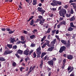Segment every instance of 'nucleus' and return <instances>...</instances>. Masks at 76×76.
I'll use <instances>...</instances> for the list:
<instances>
[{
  "label": "nucleus",
  "mask_w": 76,
  "mask_h": 76,
  "mask_svg": "<svg viewBox=\"0 0 76 76\" xmlns=\"http://www.w3.org/2000/svg\"><path fill=\"white\" fill-rule=\"evenodd\" d=\"M38 18H39V19H37L36 20V23L39 22V24H41V25H43L45 20L44 19L43 17L41 15L38 16Z\"/></svg>",
  "instance_id": "obj_1"
},
{
  "label": "nucleus",
  "mask_w": 76,
  "mask_h": 76,
  "mask_svg": "<svg viewBox=\"0 0 76 76\" xmlns=\"http://www.w3.org/2000/svg\"><path fill=\"white\" fill-rule=\"evenodd\" d=\"M66 10L64 9H61L59 11L60 16H62L64 18L65 14H66Z\"/></svg>",
  "instance_id": "obj_2"
},
{
  "label": "nucleus",
  "mask_w": 76,
  "mask_h": 76,
  "mask_svg": "<svg viewBox=\"0 0 76 76\" xmlns=\"http://www.w3.org/2000/svg\"><path fill=\"white\" fill-rule=\"evenodd\" d=\"M36 53L37 54V58H40L41 56L40 55L41 54V47L38 48L36 50Z\"/></svg>",
  "instance_id": "obj_3"
},
{
  "label": "nucleus",
  "mask_w": 76,
  "mask_h": 76,
  "mask_svg": "<svg viewBox=\"0 0 76 76\" xmlns=\"http://www.w3.org/2000/svg\"><path fill=\"white\" fill-rule=\"evenodd\" d=\"M37 10L38 12L41 13V14L42 15H43L44 13L45 12V10L42 9V7H38L37 8Z\"/></svg>",
  "instance_id": "obj_4"
},
{
  "label": "nucleus",
  "mask_w": 76,
  "mask_h": 76,
  "mask_svg": "<svg viewBox=\"0 0 76 76\" xmlns=\"http://www.w3.org/2000/svg\"><path fill=\"white\" fill-rule=\"evenodd\" d=\"M66 48L64 46H63L62 47H61L59 51V53H61L63 52L64 51L66 50Z\"/></svg>",
  "instance_id": "obj_5"
},
{
  "label": "nucleus",
  "mask_w": 76,
  "mask_h": 76,
  "mask_svg": "<svg viewBox=\"0 0 76 76\" xmlns=\"http://www.w3.org/2000/svg\"><path fill=\"white\" fill-rule=\"evenodd\" d=\"M6 31L9 32L8 34H12L14 33V32H15V30H14L13 31L11 30L9 28H6Z\"/></svg>",
  "instance_id": "obj_6"
},
{
  "label": "nucleus",
  "mask_w": 76,
  "mask_h": 76,
  "mask_svg": "<svg viewBox=\"0 0 76 76\" xmlns=\"http://www.w3.org/2000/svg\"><path fill=\"white\" fill-rule=\"evenodd\" d=\"M53 2L51 3V5L53 6H57L58 4V1H56L53 0Z\"/></svg>",
  "instance_id": "obj_7"
},
{
  "label": "nucleus",
  "mask_w": 76,
  "mask_h": 76,
  "mask_svg": "<svg viewBox=\"0 0 76 76\" xmlns=\"http://www.w3.org/2000/svg\"><path fill=\"white\" fill-rule=\"evenodd\" d=\"M29 49L27 48L25 51H24L23 53L24 54H25L26 55V56H28V55H29Z\"/></svg>",
  "instance_id": "obj_8"
},
{
  "label": "nucleus",
  "mask_w": 76,
  "mask_h": 76,
  "mask_svg": "<svg viewBox=\"0 0 76 76\" xmlns=\"http://www.w3.org/2000/svg\"><path fill=\"white\" fill-rule=\"evenodd\" d=\"M13 51H12L11 50L9 51L8 50H7L5 51L4 53V55H7V54H10L11 53H12Z\"/></svg>",
  "instance_id": "obj_9"
},
{
  "label": "nucleus",
  "mask_w": 76,
  "mask_h": 76,
  "mask_svg": "<svg viewBox=\"0 0 76 76\" xmlns=\"http://www.w3.org/2000/svg\"><path fill=\"white\" fill-rule=\"evenodd\" d=\"M48 64L49 65H51L52 66L54 65V61L53 60H51L50 61H48Z\"/></svg>",
  "instance_id": "obj_10"
},
{
  "label": "nucleus",
  "mask_w": 76,
  "mask_h": 76,
  "mask_svg": "<svg viewBox=\"0 0 76 76\" xmlns=\"http://www.w3.org/2000/svg\"><path fill=\"white\" fill-rule=\"evenodd\" d=\"M30 25H31V26H35V24H34V19H32L31 21H30Z\"/></svg>",
  "instance_id": "obj_11"
},
{
  "label": "nucleus",
  "mask_w": 76,
  "mask_h": 76,
  "mask_svg": "<svg viewBox=\"0 0 76 76\" xmlns=\"http://www.w3.org/2000/svg\"><path fill=\"white\" fill-rule=\"evenodd\" d=\"M66 61V60L65 59H64L63 61V63L62 66V69H64V67H65V63Z\"/></svg>",
  "instance_id": "obj_12"
},
{
  "label": "nucleus",
  "mask_w": 76,
  "mask_h": 76,
  "mask_svg": "<svg viewBox=\"0 0 76 76\" xmlns=\"http://www.w3.org/2000/svg\"><path fill=\"white\" fill-rule=\"evenodd\" d=\"M14 42H16V40H15V39L14 38H10V43H12V44H13Z\"/></svg>",
  "instance_id": "obj_13"
},
{
  "label": "nucleus",
  "mask_w": 76,
  "mask_h": 76,
  "mask_svg": "<svg viewBox=\"0 0 76 76\" xmlns=\"http://www.w3.org/2000/svg\"><path fill=\"white\" fill-rule=\"evenodd\" d=\"M17 53L20 54V55H22L23 54V51L22 50L19 49L18 50L17 52Z\"/></svg>",
  "instance_id": "obj_14"
},
{
  "label": "nucleus",
  "mask_w": 76,
  "mask_h": 76,
  "mask_svg": "<svg viewBox=\"0 0 76 76\" xmlns=\"http://www.w3.org/2000/svg\"><path fill=\"white\" fill-rule=\"evenodd\" d=\"M66 47L67 48H69L70 47V41L68 40L67 41V44L65 45Z\"/></svg>",
  "instance_id": "obj_15"
},
{
  "label": "nucleus",
  "mask_w": 76,
  "mask_h": 76,
  "mask_svg": "<svg viewBox=\"0 0 76 76\" xmlns=\"http://www.w3.org/2000/svg\"><path fill=\"white\" fill-rule=\"evenodd\" d=\"M67 58L68 60H72L73 58V56L72 55H68L67 56Z\"/></svg>",
  "instance_id": "obj_16"
},
{
  "label": "nucleus",
  "mask_w": 76,
  "mask_h": 76,
  "mask_svg": "<svg viewBox=\"0 0 76 76\" xmlns=\"http://www.w3.org/2000/svg\"><path fill=\"white\" fill-rule=\"evenodd\" d=\"M41 64H40L39 67L41 69L42 68V66L43 65V60H42L40 62Z\"/></svg>",
  "instance_id": "obj_17"
},
{
  "label": "nucleus",
  "mask_w": 76,
  "mask_h": 76,
  "mask_svg": "<svg viewBox=\"0 0 76 76\" xmlns=\"http://www.w3.org/2000/svg\"><path fill=\"white\" fill-rule=\"evenodd\" d=\"M75 19L76 18L75 17V16H73L70 19V21H71V22H73V21H75Z\"/></svg>",
  "instance_id": "obj_18"
},
{
  "label": "nucleus",
  "mask_w": 76,
  "mask_h": 76,
  "mask_svg": "<svg viewBox=\"0 0 76 76\" xmlns=\"http://www.w3.org/2000/svg\"><path fill=\"white\" fill-rule=\"evenodd\" d=\"M54 49V47H51L50 48H49L48 49V50L49 51H52Z\"/></svg>",
  "instance_id": "obj_19"
},
{
  "label": "nucleus",
  "mask_w": 76,
  "mask_h": 76,
  "mask_svg": "<svg viewBox=\"0 0 76 76\" xmlns=\"http://www.w3.org/2000/svg\"><path fill=\"white\" fill-rule=\"evenodd\" d=\"M60 24L61 25H66V21L64 20L62 22H61L60 23Z\"/></svg>",
  "instance_id": "obj_20"
},
{
  "label": "nucleus",
  "mask_w": 76,
  "mask_h": 76,
  "mask_svg": "<svg viewBox=\"0 0 76 76\" xmlns=\"http://www.w3.org/2000/svg\"><path fill=\"white\" fill-rule=\"evenodd\" d=\"M32 66H31L29 69V71L28 72V73L26 74L27 76H28L29 75V74L31 73V72H32V70H31L32 69Z\"/></svg>",
  "instance_id": "obj_21"
},
{
  "label": "nucleus",
  "mask_w": 76,
  "mask_h": 76,
  "mask_svg": "<svg viewBox=\"0 0 76 76\" xmlns=\"http://www.w3.org/2000/svg\"><path fill=\"white\" fill-rule=\"evenodd\" d=\"M46 54H47L45 52H43L42 53L41 56V58H42L45 55H46Z\"/></svg>",
  "instance_id": "obj_22"
},
{
  "label": "nucleus",
  "mask_w": 76,
  "mask_h": 76,
  "mask_svg": "<svg viewBox=\"0 0 76 76\" xmlns=\"http://www.w3.org/2000/svg\"><path fill=\"white\" fill-rule=\"evenodd\" d=\"M61 41L63 44H64V45H66L67 44V41H65L64 40H61Z\"/></svg>",
  "instance_id": "obj_23"
},
{
  "label": "nucleus",
  "mask_w": 76,
  "mask_h": 76,
  "mask_svg": "<svg viewBox=\"0 0 76 76\" xmlns=\"http://www.w3.org/2000/svg\"><path fill=\"white\" fill-rule=\"evenodd\" d=\"M7 47L9 48H12V45L8 44L7 45Z\"/></svg>",
  "instance_id": "obj_24"
},
{
  "label": "nucleus",
  "mask_w": 76,
  "mask_h": 76,
  "mask_svg": "<svg viewBox=\"0 0 76 76\" xmlns=\"http://www.w3.org/2000/svg\"><path fill=\"white\" fill-rule=\"evenodd\" d=\"M37 4V0H33V5H36Z\"/></svg>",
  "instance_id": "obj_25"
},
{
  "label": "nucleus",
  "mask_w": 76,
  "mask_h": 76,
  "mask_svg": "<svg viewBox=\"0 0 76 76\" xmlns=\"http://www.w3.org/2000/svg\"><path fill=\"white\" fill-rule=\"evenodd\" d=\"M0 61H6V59L2 57H0Z\"/></svg>",
  "instance_id": "obj_26"
},
{
  "label": "nucleus",
  "mask_w": 76,
  "mask_h": 76,
  "mask_svg": "<svg viewBox=\"0 0 76 76\" xmlns=\"http://www.w3.org/2000/svg\"><path fill=\"white\" fill-rule=\"evenodd\" d=\"M73 30V28H72L71 27H70L68 29V31H72V30Z\"/></svg>",
  "instance_id": "obj_27"
},
{
  "label": "nucleus",
  "mask_w": 76,
  "mask_h": 76,
  "mask_svg": "<svg viewBox=\"0 0 76 76\" xmlns=\"http://www.w3.org/2000/svg\"><path fill=\"white\" fill-rule=\"evenodd\" d=\"M30 38L31 39H33L35 38V35H32L30 36Z\"/></svg>",
  "instance_id": "obj_28"
},
{
  "label": "nucleus",
  "mask_w": 76,
  "mask_h": 76,
  "mask_svg": "<svg viewBox=\"0 0 76 76\" xmlns=\"http://www.w3.org/2000/svg\"><path fill=\"white\" fill-rule=\"evenodd\" d=\"M45 41H46V45H50V41H49L48 40H45Z\"/></svg>",
  "instance_id": "obj_29"
},
{
  "label": "nucleus",
  "mask_w": 76,
  "mask_h": 76,
  "mask_svg": "<svg viewBox=\"0 0 76 76\" xmlns=\"http://www.w3.org/2000/svg\"><path fill=\"white\" fill-rule=\"evenodd\" d=\"M56 39H54L53 40V41L51 42V44H56Z\"/></svg>",
  "instance_id": "obj_30"
},
{
  "label": "nucleus",
  "mask_w": 76,
  "mask_h": 76,
  "mask_svg": "<svg viewBox=\"0 0 76 76\" xmlns=\"http://www.w3.org/2000/svg\"><path fill=\"white\" fill-rule=\"evenodd\" d=\"M33 56V58H35L37 57V54L35 53V52H34Z\"/></svg>",
  "instance_id": "obj_31"
},
{
  "label": "nucleus",
  "mask_w": 76,
  "mask_h": 76,
  "mask_svg": "<svg viewBox=\"0 0 76 76\" xmlns=\"http://www.w3.org/2000/svg\"><path fill=\"white\" fill-rule=\"evenodd\" d=\"M46 38V36H44L43 38L41 40V42H43V41H44V40Z\"/></svg>",
  "instance_id": "obj_32"
},
{
  "label": "nucleus",
  "mask_w": 76,
  "mask_h": 76,
  "mask_svg": "<svg viewBox=\"0 0 76 76\" xmlns=\"http://www.w3.org/2000/svg\"><path fill=\"white\" fill-rule=\"evenodd\" d=\"M33 18H34V16H31V17L29 18V19L27 20V22H29L31 19H32Z\"/></svg>",
  "instance_id": "obj_33"
},
{
  "label": "nucleus",
  "mask_w": 76,
  "mask_h": 76,
  "mask_svg": "<svg viewBox=\"0 0 76 76\" xmlns=\"http://www.w3.org/2000/svg\"><path fill=\"white\" fill-rule=\"evenodd\" d=\"M33 18H34V16H31V17L29 18V19L27 20V22H29L31 19H32Z\"/></svg>",
  "instance_id": "obj_34"
},
{
  "label": "nucleus",
  "mask_w": 76,
  "mask_h": 76,
  "mask_svg": "<svg viewBox=\"0 0 76 76\" xmlns=\"http://www.w3.org/2000/svg\"><path fill=\"white\" fill-rule=\"evenodd\" d=\"M51 31V28H49L47 31V33H48V34H49L50 32Z\"/></svg>",
  "instance_id": "obj_35"
},
{
  "label": "nucleus",
  "mask_w": 76,
  "mask_h": 76,
  "mask_svg": "<svg viewBox=\"0 0 76 76\" xmlns=\"http://www.w3.org/2000/svg\"><path fill=\"white\" fill-rule=\"evenodd\" d=\"M73 69H74V68H73V67H72L70 69V70L68 72V73H70V72H72L73 70Z\"/></svg>",
  "instance_id": "obj_36"
},
{
  "label": "nucleus",
  "mask_w": 76,
  "mask_h": 76,
  "mask_svg": "<svg viewBox=\"0 0 76 76\" xmlns=\"http://www.w3.org/2000/svg\"><path fill=\"white\" fill-rule=\"evenodd\" d=\"M20 38L21 41H24V37L21 36Z\"/></svg>",
  "instance_id": "obj_37"
},
{
  "label": "nucleus",
  "mask_w": 76,
  "mask_h": 76,
  "mask_svg": "<svg viewBox=\"0 0 76 76\" xmlns=\"http://www.w3.org/2000/svg\"><path fill=\"white\" fill-rule=\"evenodd\" d=\"M46 43H45L42 46V48H45V46H46Z\"/></svg>",
  "instance_id": "obj_38"
},
{
  "label": "nucleus",
  "mask_w": 76,
  "mask_h": 76,
  "mask_svg": "<svg viewBox=\"0 0 76 76\" xmlns=\"http://www.w3.org/2000/svg\"><path fill=\"white\" fill-rule=\"evenodd\" d=\"M17 48H18V47H17V45H14L13 47V49H14V50H16Z\"/></svg>",
  "instance_id": "obj_39"
},
{
  "label": "nucleus",
  "mask_w": 76,
  "mask_h": 76,
  "mask_svg": "<svg viewBox=\"0 0 76 76\" xmlns=\"http://www.w3.org/2000/svg\"><path fill=\"white\" fill-rule=\"evenodd\" d=\"M74 26V25L73 24V22H71L70 23V27H73Z\"/></svg>",
  "instance_id": "obj_40"
},
{
  "label": "nucleus",
  "mask_w": 76,
  "mask_h": 76,
  "mask_svg": "<svg viewBox=\"0 0 76 76\" xmlns=\"http://www.w3.org/2000/svg\"><path fill=\"white\" fill-rule=\"evenodd\" d=\"M15 55L16 56V57H17L18 58H20V56L18 55V53H17L15 54Z\"/></svg>",
  "instance_id": "obj_41"
},
{
  "label": "nucleus",
  "mask_w": 76,
  "mask_h": 76,
  "mask_svg": "<svg viewBox=\"0 0 76 76\" xmlns=\"http://www.w3.org/2000/svg\"><path fill=\"white\" fill-rule=\"evenodd\" d=\"M65 16L67 18H69V17H70V16H71V15H70V14L68 15V14H66Z\"/></svg>",
  "instance_id": "obj_42"
},
{
  "label": "nucleus",
  "mask_w": 76,
  "mask_h": 76,
  "mask_svg": "<svg viewBox=\"0 0 76 76\" xmlns=\"http://www.w3.org/2000/svg\"><path fill=\"white\" fill-rule=\"evenodd\" d=\"M12 66H16V63L15 62H14L12 64Z\"/></svg>",
  "instance_id": "obj_43"
},
{
  "label": "nucleus",
  "mask_w": 76,
  "mask_h": 76,
  "mask_svg": "<svg viewBox=\"0 0 76 76\" xmlns=\"http://www.w3.org/2000/svg\"><path fill=\"white\" fill-rule=\"evenodd\" d=\"M25 69L24 67H21L20 68V70L21 72H23V71H22V70H23V69Z\"/></svg>",
  "instance_id": "obj_44"
},
{
  "label": "nucleus",
  "mask_w": 76,
  "mask_h": 76,
  "mask_svg": "<svg viewBox=\"0 0 76 76\" xmlns=\"http://www.w3.org/2000/svg\"><path fill=\"white\" fill-rule=\"evenodd\" d=\"M69 76H75V73L74 72H72Z\"/></svg>",
  "instance_id": "obj_45"
},
{
  "label": "nucleus",
  "mask_w": 76,
  "mask_h": 76,
  "mask_svg": "<svg viewBox=\"0 0 76 76\" xmlns=\"http://www.w3.org/2000/svg\"><path fill=\"white\" fill-rule=\"evenodd\" d=\"M35 44L32 43L30 46V47H35Z\"/></svg>",
  "instance_id": "obj_46"
},
{
  "label": "nucleus",
  "mask_w": 76,
  "mask_h": 76,
  "mask_svg": "<svg viewBox=\"0 0 76 76\" xmlns=\"http://www.w3.org/2000/svg\"><path fill=\"white\" fill-rule=\"evenodd\" d=\"M34 51V50H31V51L29 53V55H31V53H33V52Z\"/></svg>",
  "instance_id": "obj_47"
},
{
  "label": "nucleus",
  "mask_w": 76,
  "mask_h": 76,
  "mask_svg": "<svg viewBox=\"0 0 76 76\" xmlns=\"http://www.w3.org/2000/svg\"><path fill=\"white\" fill-rule=\"evenodd\" d=\"M70 69H71V66H69L67 70L68 71H69Z\"/></svg>",
  "instance_id": "obj_48"
},
{
  "label": "nucleus",
  "mask_w": 76,
  "mask_h": 76,
  "mask_svg": "<svg viewBox=\"0 0 76 76\" xmlns=\"http://www.w3.org/2000/svg\"><path fill=\"white\" fill-rule=\"evenodd\" d=\"M61 25L60 24L57 25V28H58V29H59V28H60V26H61Z\"/></svg>",
  "instance_id": "obj_49"
},
{
  "label": "nucleus",
  "mask_w": 76,
  "mask_h": 76,
  "mask_svg": "<svg viewBox=\"0 0 76 76\" xmlns=\"http://www.w3.org/2000/svg\"><path fill=\"white\" fill-rule=\"evenodd\" d=\"M70 13L71 14H73V13H74V12H73V9H71Z\"/></svg>",
  "instance_id": "obj_50"
},
{
  "label": "nucleus",
  "mask_w": 76,
  "mask_h": 76,
  "mask_svg": "<svg viewBox=\"0 0 76 76\" xmlns=\"http://www.w3.org/2000/svg\"><path fill=\"white\" fill-rule=\"evenodd\" d=\"M23 33L25 34H28V31H27L25 30H24L23 31Z\"/></svg>",
  "instance_id": "obj_51"
},
{
  "label": "nucleus",
  "mask_w": 76,
  "mask_h": 76,
  "mask_svg": "<svg viewBox=\"0 0 76 76\" xmlns=\"http://www.w3.org/2000/svg\"><path fill=\"white\" fill-rule=\"evenodd\" d=\"M56 30H53L51 31V33H52L53 34H55V32H56Z\"/></svg>",
  "instance_id": "obj_52"
},
{
  "label": "nucleus",
  "mask_w": 76,
  "mask_h": 76,
  "mask_svg": "<svg viewBox=\"0 0 76 76\" xmlns=\"http://www.w3.org/2000/svg\"><path fill=\"white\" fill-rule=\"evenodd\" d=\"M50 36H51V35L50 34L47 37L48 39H50Z\"/></svg>",
  "instance_id": "obj_53"
},
{
  "label": "nucleus",
  "mask_w": 76,
  "mask_h": 76,
  "mask_svg": "<svg viewBox=\"0 0 76 76\" xmlns=\"http://www.w3.org/2000/svg\"><path fill=\"white\" fill-rule=\"evenodd\" d=\"M51 10H53V11H55V10H56V8H52L51 9V8H50Z\"/></svg>",
  "instance_id": "obj_54"
},
{
  "label": "nucleus",
  "mask_w": 76,
  "mask_h": 76,
  "mask_svg": "<svg viewBox=\"0 0 76 76\" xmlns=\"http://www.w3.org/2000/svg\"><path fill=\"white\" fill-rule=\"evenodd\" d=\"M53 14H49V16H50V17H51V18H52V17H53Z\"/></svg>",
  "instance_id": "obj_55"
},
{
  "label": "nucleus",
  "mask_w": 76,
  "mask_h": 76,
  "mask_svg": "<svg viewBox=\"0 0 76 76\" xmlns=\"http://www.w3.org/2000/svg\"><path fill=\"white\" fill-rule=\"evenodd\" d=\"M61 5V1H58V4Z\"/></svg>",
  "instance_id": "obj_56"
},
{
  "label": "nucleus",
  "mask_w": 76,
  "mask_h": 76,
  "mask_svg": "<svg viewBox=\"0 0 76 76\" xmlns=\"http://www.w3.org/2000/svg\"><path fill=\"white\" fill-rule=\"evenodd\" d=\"M52 73V72H50L48 74V76H51V73Z\"/></svg>",
  "instance_id": "obj_57"
},
{
  "label": "nucleus",
  "mask_w": 76,
  "mask_h": 76,
  "mask_svg": "<svg viewBox=\"0 0 76 76\" xmlns=\"http://www.w3.org/2000/svg\"><path fill=\"white\" fill-rule=\"evenodd\" d=\"M56 60H57V59H56V58H53L52 59V60L53 61H56Z\"/></svg>",
  "instance_id": "obj_58"
},
{
  "label": "nucleus",
  "mask_w": 76,
  "mask_h": 76,
  "mask_svg": "<svg viewBox=\"0 0 76 76\" xmlns=\"http://www.w3.org/2000/svg\"><path fill=\"white\" fill-rule=\"evenodd\" d=\"M57 23H56L55 25V26H54V29L56 28V26H57Z\"/></svg>",
  "instance_id": "obj_59"
},
{
  "label": "nucleus",
  "mask_w": 76,
  "mask_h": 76,
  "mask_svg": "<svg viewBox=\"0 0 76 76\" xmlns=\"http://www.w3.org/2000/svg\"><path fill=\"white\" fill-rule=\"evenodd\" d=\"M48 57V56H45L44 58V60H45L47 59V58Z\"/></svg>",
  "instance_id": "obj_60"
},
{
  "label": "nucleus",
  "mask_w": 76,
  "mask_h": 76,
  "mask_svg": "<svg viewBox=\"0 0 76 76\" xmlns=\"http://www.w3.org/2000/svg\"><path fill=\"white\" fill-rule=\"evenodd\" d=\"M21 43L23 44H24L25 43H26V41H24L23 42L21 41Z\"/></svg>",
  "instance_id": "obj_61"
},
{
  "label": "nucleus",
  "mask_w": 76,
  "mask_h": 76,
  "mask_svg": "<svg viewBox=\"0 0 76 76\" xmlns=\"http://www.w3.org/2000/svg\"><path fill=\"white\" fill-rule=\"evenodd\" d=\"M2 31H6V29H5V28H1V29Z\"/></svg>",
  "instance_id": "obj_62"
},
{
  "label": "nucleus",
  "mask_w": 76,
  "mask_h": 76,
  "mask_svg": "<svg viewBox=\"0 0 76 76\" xmlns=\"http://www.w3.org/2000/svg\"><path fill=\"white\" fill-rule=\"evenodd\" d=\"M63 20V18L60 17L59 18V21H61V20Z\"/></svg>",
  "instance_id": "obj_63"
},
{
  "label": "nucleus",
  "mask_w": 76,
  "mask_h": 76,
  "mask_svg": "<svg viewBox=\"0 0 76 76\" xmlns=\"http://www.w3.org/2000/svg\"><path fill=\"white\" fill-rule=\"evenodd\" d=\"M28 70H29V67H26V71H28Z\"/></svg>",
  "instance_id": "obj_64"
}]
</instances>
